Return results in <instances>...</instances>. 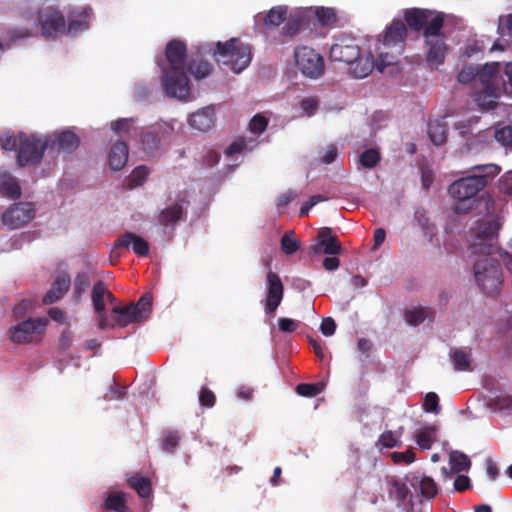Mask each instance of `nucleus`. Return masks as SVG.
Instances as JSON below:
<instances>
[{"mask_svg":"<svg viewBox=\"0 0 512 512\" xmlns=\"http://www.w3.org/2000/svg\"><path fill=\"white\" fill-rule=\"evenodd\" d=\"M295 62L300 72L311 79H317L324 73L323 57L308 46L297 47L294 51Z\"/></svg>","mask_w":512,"mask_h":512,"instance_id":"9","label":"nucleus"},{"mask_svg":"<svg viewBox=\"0 0 512 512\" xmlns=\"http://www.w3.org/2000/svg\"><path fill=\"white\" fill-rule=\"evenodd\" d=\"M476 237L479 242L473 243L470 248L474 254L490 255L493 252L495 228L490 222H484L477 228Z\"/></svg>","mask_w":512,"mask_h":512,"instance_id":"19","label":"nucleus"},{"mask_svg":"<svg viewBox=\"0 0 512 512\" xmlns=\"http://www.w3.org/2000/svg\"><path fill=\"white\" fill-rule=\"evenodd\" d=\"M287 6H275L269 10L264 18V25L267 27H278L287 20Z\"/></svg>","mask_w":512,"mask_h":512,"instance_id":"35","label":"nucleus"},{"mask_svg":"<svg viewBox=\"0 0 512 512\" xmlns=\"http://www.w3.org/2000/svg\"><path fill=\"white\" fill-rule=\"evenodd\" d=\"M199 403L202 407L212 408L216 403L214 392L207 387H202L199 392Z\"/></svg>","mask_w":512,"mask_h":512,"instance_id":"55","label":"nucleus"},{"mask_svg":"<svg viewBox=\"0 0 512 512\" xmlns=\"http://www.w3.org/2000/svg\"><path fill=\"white\" fill-rule=\"evenodd\" d=\"M500 172L501 168L496 164L475 165L466 176L452 182L447 191L456 200L454 211L466 214L477 208L480 193Z\"/></svg>","mask_w":512,"mask_h":512,"instance_id":"1","label":"nucleus"},{"mask_svg":"<svg viewBox=\"0 0 512 512\" xmlns=\"http://www.w3.org/2000/svg\"><path fill=\"white\" fill-rule=\"evenodd\" d=\"M281 250L286 255L294 254L300 248V241L294 237L293 231H287L281 238Z\"/></svg>","mask_w":512,"mask_h":512,"instance_id":"39","label":"nucleus"},{"mask_svg":"<svg viewBox=\"0 0 512 512\" xmlns=\"http://www.w3.org/2000/svg\"><path fill=\"white\" fill-rule=\"evenodd\" d=\"M447 125L442 120L430 121L428 124V134L435 145H441L447 140Z\"/></svg>","mask_w":512,"mask_h":512,"instance_id":"32","label":"nucleus"},{"mask_svg":"<svg viewBox=\"0 0 512 512\" xmlns=\"http://www.w3.org/2000/svg\"><path fill=\"white\" fill-rule=\"evenodd\" d=\"M128 146L123 141H118L115 143L110 150L109 153V165L112 170L119 171L121 170L128 161Z\"/></svg>","mask_w":512,"mask_h":512,"instance_id":"26","label":"nucleus"},{"mask_svg":"<svg viewBox=\"0 0 512 512\" xmlns=\"http://www.w3.org/2000/svg\"><path fill=\"white\" fill-rule=\"evenodd\" d=\"M79 143L80 140L74 132L65 130L52 141V146H57L59 150L71 153L79 146Z\"/></svg>","mask_w":512,"mask_h":512,"instance_id":"28","label":"nucleus"},{"mask_svg":"<svg viewBox=\"0 0 512 512\" xmlns=\"http://www.w3.org/2000/svg\"><path fill=\"white\" fill-rule=\"evenodd\" d=\"M105 510L123 512L128 510L126 494L123 492L108 493L103 502Z\"/></svg>","mask_w":512,"mask_h":512,"instance_id":"31","label":"nucleus"},{"mask_svg":"<svg viewBox=\"0 0 512 512\" xmlns=\"http://www.w3.org/2000/svg\"><path fill=\"white\" fill-rule=\"evenodd\" d=\"M326 198L322 195H313L309 198L307 202L303 204V206L300 208L299 216L300 217H306L309 214V211L312 207H314L316 204L325 201Z\"/></svg>","mask_w":512,"mask_h":512,"instance_id":"60","label":"nucleus"},{"mask_svg":"<svg viewBox=\"0 0 512 512\" xmlns=\"http://www.w3.org/2000/svg\"><path fill=\"white\" fill-rule=\"evenodd\" d=\"M266 298L264 310L267 315L274 317L277 308L281 304L284 297V286L280 276L269 271L266 275Z\"/></svg>","mask_w":512,"mask_h":512,"instance_id":"14","label":"nucleus"},{"mask_svg":"<svg viewBox=\"0 0 512 512\" xmlns=\"http://www.w3.org/2000/svg\"><path fill=\"white\" fill-rule=\"evenodd\" d=\"M379 444L384 448L401 447V442L395 436L393 431L383 432L378 439Z\"/></svg>","mask_w":512,"mask_h":512,"instance_id":"54","label":"nucleus"},{"mask_svg":"<svg viewBox=\"0 0 512 512\" xmlns=\"http://www.w3.org/2000/svg\"><path fill=\"white\" fill-rule=\"evenodd\" d=\"M478 287L488 295L498 294L503 283L501 263L491 257L478 259L473 266Z\"/></svg>","mask_w":512,"mask_h":512,"instance_id":"5","label":"nucleus"},{"mask_svg":"<svg viewBox=\"0 0 512 512\" xmlns=\"http://www.w3.org/2000/svg\"><path fill=\"white\" fill-rule=\"evenodd\" d=\"M174 133V125L169 122H159L142 134V148L147 154H154L163 145H168Z\"/></svg>","mask_w":512,"mask_h":512,"instance_id":"10","label":"nucleus"},{"mask_svg":"<svg viewBox=\"0 0 512 512\" xmlns=\"http://www.w3.org/2000/svg\"><path fill=\"white\" fill-rule=\"evenodd\" d=\"M407 36V28L404 22L394 19L387 27L383 39L385 46L396 45L404 41Z\"/></svg>","mask_w":512,"mask_h":512,"instance_id":"24","label":"nucleus"},{"mask_svg":"<svg viewBox=\"0 0 512 512\" xmlns=\"http://www.w3.org/2000/svg\"><path fill=\"white\" fill-rule=\"evenodd\" d=\"M360 52V46L354 37L340 35L334 38L330 48V58L332 61L352 64L359 58Z\"/></svg>","mask_w":512,"mask_h":512,"instance_id":"12","label":"nucleus"},{"mask_svg":"<svg viewBox=\"0 0 512 512\" xmlns=\"http://www.w3.org/2000/svg\"><path fill=\"white\" fill-rule=\"evenodd\" d=\"M500 66L498 63L486 64L481 67L479 80L482 88L475 92L474 101L485 110L494 109L500 97Z\"/></svg>","mask_w":512,"mask_h":512,"instance_id":"4","label":"nucleus"},{"mask_svg":"<svg viewBox=\"0 0 512 512\" xmlns=\"http://www.w3.org/2000/svg\"><path fill=\"white\" fill-rule=\"evenodd\" d=\"M213 57L219 65L227 66L234 73H241L251 63L252 50L240 39L231 38L217 42Z\"/></svg>","mask_w":512,"mask_h":512,"instance_id":"3","label":"nucleus"},{"mask_svg":"<svg viewBox=\"0 0 512 512\" xmlns=\"http://www.w3.org/2000/svg\"><path fill=\"white\" fill-rule=\"evenodd\" d=\"M449 463L451 466V472L460 473L468 471L471 467V461L469 457L459 451H452L449 455Z\"/></svg>","mask_w":512,"mask_h":512,"instance_id":"36","label":"nucleus"},{"mask_svg":"<svg viewBox=\"0 0 512 512\" xmlns=\"http://www.w3.org/2000/svg\"><path fill=\"white\" fill-rule=\"evenodd\" d=\"M149 175V169L146 166L136 167L129 176L130 183L137 187L142 185Z\"/></svg>","mask_w":512,"mask_h":512,"instance_id":"49","label":"nucleus"},{"mask_svg":"<svg viewBox=\"0 0 512 512\" xmlns=\"http://www.w3.org/2000/svg\"><path fill=\"white\" fill-rule=\"evenodd\" d=\"M380 153L377 149L370 148L360 155V164L365 168H374L380 161Z\"/></svg>","mask_w":512,"mask_h":512,"instance_id":"45","label":"nucleus"},{"mask_svg":"<svg viewBox=\"0 0 512 512\" xmlns=\"http://www.w3.org/2000/svg\"><path fill=\"white\" fill-rule=\"evenodd\" d=\"M500 191L512 198V171L505 173L499 181Z\"/></svg>","mask_w":512,"mask_h":512,"instance_id":"58","label":"nucleus"},{"mask_svg":"<svg viewBox=\"0 0 512 512\" xmlns=\"http://www.w3.org/2000/svg\"><path fill=\"white\" fill-rule=\"evenodd\" d=\"M495 139L503 146L512 148V125L497 129L495 131Z\"/></svg>","mask_w":512,"mask_h":512,"instance_id":"51","label":"nucleus"},{"mask_svg":"<svg viewBox=\"0 0 512 512\" xmlns=\"http://www.w3.org/2000/svg\"><path fill=\"white\" fill-rule=\"evenodd\" d=\"M179 435L175 431L167 432L162 440V449L166 452H174L179 444Z\"/></svg>","mask_w":512,"mask_h":512,"instance_id":"53","label":"nucleus"},{"mask_svg":"<svg viewBox=\"0 0 512 512\" xmlns=\"http://www.w3.org/2000/svg\"><path fill=\"white\" fill-rule=\"evenodd\" d=\"M107 294V288L102 281H98L92 289V304L95 313H100L105 310V299Z\"/></svg>","mask_w":512,"mask_h":512,"instance_id":"37","label":"nucleus"},{"mask_svg":"<svg viewBox=\"0 0 512 512\" xmlns=\"http://www.w3.org/2000/svg\"><path fill=\"white\" fill-rule=\"evenodd\" d=\"M406 479L412 488L425 500H432L439 493L440 488L431 476L414 472L408 475Z\"/></svg>","mask_w":512,"mask_h":512,"instance_id":"18","label":"nucleus"},{"mask_svg":"<svg viewBox=\"0 0 512 512\" xmlns=\"http://www.w3.org/2000/svg\"><path fill=\"white\" fill-rule=\"evenodd\" d=\"M0 195L13 200L21 197V188L19 183L7 171H0Z\"/></svg>","mask_w":512,"mask_h":512,"instance_id":"25","label":"nucleus"},{"mask_svg":"<svg viewBox=\"0 0 512 512\" xmlns=\"http://www.w3.org/2000/svg\"><path fill=\"white\" fill-rule=\"evenodd\" d=\"M152 308V295L144 294L137 303L127 306H115L111 312L116 315L117 326L126 327L131 323H139L148 319Z\"/></svg>","mask_w":512,"mask_h":512,"instance_id":"8","label":"nucleus"},{"mask_svg":"<svg viewBox=\"0 0 512 512\" xmlns=\"http://www.w3.org/2000/svg\"><path fill=\"white\" fill-rule=\"evenodd\" d=\"M185 215L182 205L176 203L160 211L157 221L163 226H174Z\"/></svg>","mask_w":512,"mask_h":512,"instance_id":"27","label":"nucleus"},{"mask_svg":"<svg viewBox=\"0 0 512 512\" xmlns=\"http://www.w3.org/2000/svg\"><path fill=\"white\" fill-rule=\"evenodd\" d=\"M72 341H73L72 331L69 329H65L59 337V341H58L59 350L66 351L67 349H69L70 346L72 345Z\"/></svg>","mask_w":512,"mask_h":512,"instance_id":"62","label":"nucleus"},{"mask_svg":"<svg viewBox=\"0 0 512 512\" xmlns=\"http://www.w3.org/2000/svg\"><path fill=\"white\" fill-rule=\"evenodd\" d=\"M315 15L317 20L325 26L334 25L337 22V15L333 8L319 7Z\"/></svg>","mask_w":512,"mask_h":512,"instance_id":"43","label":"nucleus"},{"mask_svg":"<svg viewBox=\"0 0 512 512\" xmlns=\"http://www.w3.org/2000/svg\"><path fill=\"white\" fill-rule=\"evenodd\" d=\"M423 408L426 412L439 414L440 406L438 395L434 392L427 393L424 398Z\"/></svg>","mask_w":512,"mask_h":512,"instance_id":"52","label":"nucleus"},{"mask_svg":"<svg viewBox=\"0 0 512 512\" xmlns=\"http://www.w3.org/2000/svg\"><path fill=\"white\" fill-rule=\"evenodd\" d=\"M437 17L441 18L442 26H444V14L441 12L421 8H410L407 9L404 14L407 25L411 30L416 32L421 30L424 32Z\"/></svg>","mask_w":512,"mask_h":512,"instance_id":"16","label":"nucleus"},{"mask_svg":"<svg viewBox=\"0 0 512 512\" xmlns=\"http://www.w3.org/2000/svg\"><path fill=\"white\" fill-rule=\"evenodd\" d=\"M481 73V68H476L473 66H465L457 76V79L460 83L466 84L471 81L479 82V74Z\"/></svg>","mask_w":512,"mask_h":512,"instance_id":"46","label":"nucleus"},{"mask_svg":"<svg viewBox=\"0 0 512 512\" xmlns=\"http://www.w3.org/2000/svg\"><path fill=\"white\" fill-rule=\"evenodd\" d=\"M18 140L12 133H3L0 136V147L5 151H13L16 149Z\"/></svg>","mask_w":512,"mask_h":512,"instance_id":"57","label":"nucleus"},{"mask_svg":"<svg viewBox=\"0 0 512 512\" xmlns=\"http://www.w3.org/2000/svg\"><path fill=\"white\" fill-rule=\"evenodd\" d=\"M130 247L138 257H146L149 254V243L144 238L132 232H125L114 242L111 254H115L116 258H119L120 254L117 252V250H129Z\"/></svg>","mask_w":512,"mask_h":512,"instance_id":"17","label":"nucleus"},{"mask_svg":"<svg viewBox=\"0 0 512 512\" xmlns=\"http://www.w3.org/2000/svg\"><path fill=\"white\" fill-rule=\"evenodd\" d=\"M497 33L501 38L505 36L512 38V13L508 15H501L499 17Z\"/></svg>","mask_w":512,"mask_h":512,"instance_id":"47","label":"nucleus"},{"mask_svg":"<svg viewBox=\"0 0 512 512\" xmlns=\"http://www.w3.org/2000/svg\"><path fill=\"white\" fill-rule=\"evenodd\" d=\"M48 147V142L33 135H20L19 150L17 154V164L24 167L29 164L39 163L44 151Z\"/></svg>","mask_w":512,"mask_h":512,"instance_id":"11","label":"nucleus"},{"mask_svg":"<svg viewBox=\"0 0 512 512\" xmlns=\"http://www.w3.org/2000/svg\"><path fill=\"white\" fill-rule=\"evenodd\" d=\"M351 73L354 77L362 79L367 77L374 69L375 61L371 53L366 57H360L351 64Z\"/></svg>","mask_w":512,"mask_h":512,"instance_id":"30","label":"nucleus"},{"mask_svg":"<svg viewBox=\"0 0 512 512\" xmlns=\"http://www.w3.org/2000/svg\"><path fill=\"white\" fill-rule=\"evenodd\" d=\"M300 107L307 116H312L318 109V100L313 97L304 98L300 101Z\"/></svg>","mask_w":512,"mask_h":512,"instance_id":"59","label":"nucleus"},{"mask_svg":"<svg viewBox=\"0 0 512 512\" xmlns=\"http://www.w3.org/2000/svg\"><path fill=\"white\" fill-rule=\"evenodd\" d=\"M68 16L69 22L66 26V31L69 34L76 35L89 28L92 9L88 6L72 9L69 11Z\"/></svg>","mask_w":512,"mask_h":512,"instance_id":"21","label":"nucleus"},{"mask_svg":"<svg viewBox=\"0 0 512 512\" xmlns=\"http://www.w3.org/2000/svg\"><path fill=\"white\" fill-rule=\"evenodd\" d=\"M37 21L41 26V34L45 38H56L58 34L66 31L64 15L53 7L39 10Z\"/></svg>","mask_w":512,"mask_h":512,"instance_id":"13","label":"nucleus"},{"mask_svg":"<svg viewBox=\"0 0 512 512\" xmlns=\"http://www.w3.org/2000/svg\"><path fill=\"white\" fill-rule=\"evenodd\" d=\"M215 112L211 107H205L190 115L188 122L193 129L206 132L213 127Z\"/></svg>","mask_w":512,"mask_h":512,"instance_id":"23","label":"nucleus"},{"mask_svg":"<svg viewBox=\"0 0 512 512\" xmlns=\"http://www.w3.org/2000/svg\"><path fill=\"white\" fill-rule=\"evenodd\" d=\"M133 119L121 118L111 123L112 130L119 134L121 132H128L132 126Z\"/></svg>","mask_w":512,"mask_h":512,"instance_id":"61","label":"nucleus"},{"mask_svg":"<svg viewBox=\"0 0 512 512\" xmlns=\"http://www.w3.org/2000/svg\"><path fill=\"white\" fill-rule=\"evenodd\" d=\"M278 326L280 331L292 333L298 328V323L293 319L282 317L278 319Z\"/></svg>","mask_w":512,"mask_h":512,"instance_id":"63","label":"nucleus"},{"mask_svg":"<svg viewBox=\"0 0 512 512\" xmlns=\"http://www.w3.org/2000/svg\"><path fill=\"white\" fill-rule=\"evenodd\" d=\"M169 66L163 69L162 84L170 97L185 99L190 92L185 62L187 46L184 41L173 39L165 49Z\"/></svg>","mask_w":512,"mask_h":512,"instance_id":"2","label":"nucleus"},{"mask_svg":"<svg viewBox=\"0 0 512 512\" xmlns=\"http://www.w3.org/2000/svg\"><path fill=\"white\" fill-rule=\"evenodd\" d=\"M312 249L315 254L322 251L327 255H337L341 251V244L331 228L323 227L319 230L317 244Z\"/></svg>","mask_w":512,"mask_h":512,"instance_id":"20","label":"nucleus"},{"mask_svg":"<svg viewBox=\"0 0 512 512\" xmlns=\"http://www.w3.org/2000/svg\"><path fill=\"white\" fill-rule=\"evenodd\" d=\"M34 212L33 204L29 202L15 203L5 211L2 222L10 229H17L32 220Z\"/></svg>","mask_w":512,"mask_h":512,"instance_id":"15","label":"nucleus"},{"mask_svg":"<svg viewBox=\"0 0 512 512\" xmlns=\"http://www.w3.org/2000/svg\"><path fill=\"white\" fill-rule=\"evenodd\" d=\"M390 457L394 464H411L416 459L415 452L412 448L404 452H392Z\"/></svg>","mask_w":512,"mask_h":512,"instance_id":"50","label":"nucleus"},{"mask_svg":"<svg viewBox=\"0 0 512 512\" xmlns=\"http://www.w3.org/2000/svg\"><path fill=\"white\" fill-rule=\"evenodd\" d=\"M453 367L456 371H471V353L463 348H457L451 353Z\"/></svg>","mask_w":512,"mask_h":512,"instance_id":"34","label":"nucleus"},{"mask_svg":"<svg viewBox=\"0 0 512 512\" xmlns=\"http://www.w3.org/2000/svg\"><path fill=\"white\" fill-rule=\"evenodd\" d=\"M91 281L87 273H78L74 279L73 295L76 301H79L82 294L90 287Z\"/></svg>","mask_w":512,"mask_h":512,"instance_id":"41","label":"nucleus"},{"mask_svg":"<svg viewBox=\"0 0 512 512\" xmlns=\"http://www.w3.org/2000/svg\"><path fill=\"white\" fill-rule=\"evenodd\" d=\"M212 65L206 60H193L188 65L189 73L195 79L200 80L207 77L212 71Z\"/></svg>","mask_w":512,"mask_h":512,"instance_id":"38","label":"nucleus"},{"mask_svg":"<svg viewBox=\"0 0 512 512\" xmlns=\"http://www.w3.org/2000/svg\"><path fill=\"white\" fill-rule=\"evenodd\" d=\"M434 316V311L430 308L418 307L411 310H406L404 317L409 325L417 326Z\"/></svg>","mask_w":512,"mask_h":512,"instance_id":"33","label":"nucleus"},{"mask_svg":"<svg viewBox=\"0 0 512 512\" xmlns=\"http://www.w3.org/2000/svg\"><path fill=\"white\" fill-rule=\"evenodd\" d=\"M435 429L432 427H426L420 430L416 436L415 441L418 446L423 450H428L432 447L434 442Z\"/></svg>","mask_w":512,"mask_h":512,"instance_id":"40","label":"nucleus"},{"mask_svg":"<svg viewBox=\"0 0 512 512\" xmlns=\"http://www.w3.org/2000/svg\"><path fill=\"white\" fill-rule=\"evenodd\" d=\"M392 488L396 499L401 502L405 501L410 494L407 485L399 480H393Z\"/></svg>","mask_w":512,"mask_h":512,"instance_id":"56","label":"nucleus"},{"mask_svg":"<svg viewBox=\"0 0 512 512\" xmlns=\"http://www.w3.org/2000/svg\"><path fill=\"white\" fill-rule=\"evenodd\" d=\"M70 284L71 279L67 273L59 274L52 284V287L44 295L43 303L48 305L59 301L69 290Z\"/></svg>","mask_w":512,"mask_h":512,"instance_id":"22","label":"nucleus"},{"mask_svg":"<svg viewBox=\"0 0 512 512\" xmlns=\"http://www.w3.org/2000/svg\"><path fill=\"white\" fill-rule=\"evenodd\" d=\"M16 322L7 330V337L14 344L40 343L49 323L45 317H28Z\"/></svg>","mask_w":512,"mask_h":512,"instance_id":"6","label":"nucleus"},{"mask_svg":"<svg viewBox=\"0 0 512 512\" xmlns=\"http://www.w3.org/2000/svg\"><path fill=\"white\" fill-rule=\"evenodd\" d=\"M127 483L141 498H149L152 494V484L147 477L134 474L127 478Z\"/></svg>","mask_w":512,"mask_h":512,"instance_id":"29","label":"nucleus"},{"mask_svg":"<svg viewBox=\"0 0 512 512\" xmlns=\"http://www.w3.org/2000/svg\"><path fill=\"white\" fill-rule=\"evenodd\" d=\"M267 126H268V119L261 114H256L250 120L249 130L253 134L260 135L266 130Z\"/></svg>","mask_w":512,"mask_h":512,"instance_id":"48","label":"nucleus"},{"mask_svg":"<svg viewBox=\"0 0 512 512\" xmlns=\"http://www.w3.org/2000/svg\"><path fill=\"white\" fill-rule=\"evenodd\" d=\"M324 390L322 383H301L296 386V392L303 397H315Z\"/></svg>","mask_w":512,"mask_h":512,"instance_id":"44","label":"nucleus"},{"mask_svg":"<svg viewBox=\"0 0 512 512\" xmlns=\"http://www.w3.org/2000/svg\"><path fill=\"white\" fill-rule=\"evenodd\" d=\"M442 28V20L437 17L424 31L425 43L428 46L426 61L432 68H438L444 63L448 51L446 36L441 32Z\"/></svg>","mask_w":512,"mask_h":512,"instance_id":"7","label":"nucleus"},{"mask_svg":"<svg viewBox=\"0 0 512 512\" xmlns=\"http://www.w3.org/2000/svg\"><path fill=\"white\" fill-rule=\"evenodd\" d=\"M33 305L29 300H21L16 303L12 309V318L15 321H23L26 320L29 316L28 314L32 310Z\"/></svg>","mask_w":512,"mask_h":512,"instance_id":"42","label":"nucleus"},{"mask_svg":"<svg viewBox=\"0 0 512 512\" xmlns=\"http://www.w3.org/2000/svg\"><path fill=\"white\" fill-rule=\"evenodd\" d=\"M34 33L32 30L26 28V27H19V28H15L13 30H11L9 32V36H10V40L11 41H16V40H20V39H26V38H29L31 36H33Z\"/></svg>","mask_w":512,"mask_h":512,"instance_id":"64","label":"nucleus"}]
</instances>
